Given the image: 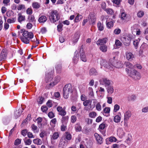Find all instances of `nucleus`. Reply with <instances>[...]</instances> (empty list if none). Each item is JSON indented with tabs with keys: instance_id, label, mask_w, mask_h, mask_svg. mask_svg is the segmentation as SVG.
<instances>
[{
	"instance_id": "nucleus-37",
	"label": "nucleus",
	"mask_w": 148,
	"mask_h": 148,
	"mask_svg": "<svg viewBox=\"0 0 148 148\" xmlns=\"http://www.w3.org/2000/svg\"><path fill=\"white\" fill-rule=\"evenodd\" d=\"M59 24L57 26V30L58 32H60L63 30V25L62 23H60V21H59Z\"/></svg>"
},
{
	"instance_id": "nucleus-5",
	"label": "nucleus",
	"mask_w": 148,
	"mask_h": 148,
	"mask_svg": "<svg viewBox=\"0 0 148 148\" xmlns=\"http://www.w3.org/2000/svg\"><path fill=\"white\" fill-rule=\"evenodd\" d=\"M129 75L135 80L139 79L141 78L139 73L134 69H132Z\"/></svg>"
},
{
	"instance_id": "nucleus-25",
	"label": "nucleus",
	"mask_w": 148,
	"mask_h": 148,
	"mask_svg": "<svg viewBox=\"0 0 148 148\" xmlns=\"http://www.w3.org/2000/svg\"><path fill=\"white\" fill-rule=\"evenodd\" d=\"M117 140L116 138L114 137H110L109 138H107L106 140V143L107 144H110V142H115Z\"/></svg>"
},
{
	"instance_id": "nucleus-34",
	"label": "nucleus",
	"mask_w": 148,
	"mask_h": 148,
	"mask_svg": "<svg viewBox=\"0 0 148 148\" xmlns=\"http://www.w3.org/2000/svg\"><path fill=\"white\" fill-rule=\"evenodd\" d=\"M75 128L77 132H80L82 130V127L79 123H77L75 125Z\"/></svg>"
},
{
	"instance_id": "nucleus-22",
	"label": "nucleus",
	"mask_w": 148,
	"mask_h": 148,
	"mask_svg": "<svg viewBox=\"0 0 148 148\" xmlns=\"http://www.w3.org/2000/svg\"><path fill=\"white\" fill-rule=\"evenodd\" d=\"M79 59L78 51H76L74 54V56L73 58V62L75 64H76Z\"/></svg>"
},
{
	"instance_id": "nucleus-43",
	"label": "nucleus",
	"mask_w": 148,
	"mask_h": 148,
	"mask_svg": "<svg viewBox=\"0 0 148 148\" xmlns=\"http://www.w3.org/2000/svg\"><path fill=\"white\" fill-rule=\"evenodd\" d=\"M33 143L38 145H40L42 144L41 140L39 138L34 139L33 140Z\"/></svg>"
},
{
	"instance_id": "nucleus-27",
	"label": "nucleus",
	"mask_w": 148,
	"mask_h": 148,
	"mask_svg": "<svg viewBox=\"0 0 148 148\" xmlns=\"http://www.w3.org/2000/svg\"><path fill=\"white\" fill-rule=\"evenodd\" d=\"M69 117L68 116H62L61 121L62 124H67L68 122Z\"/></svg>"
},
{
	"instance_id": "nucleus-15",
	"label": "nucleus",
	"mask_w": 148,
	"mask_h": 148,
	"mask_svg": "<svg viewBox=\"0 0 148 148\" xmlns=\"http://www.w3.org/2000/svg\"><path fill=\"white\" fill-rule=\"evenodd\" d=\"M7 56V53L5 50L3 49L0 55V61L5 60Z\"/></svg>"
},
{
	"instance_id": "nucleus-36",
	"label": "nucleus",
	"mask_w": 148,
	"mask_h": 148,
	"mask_svg": "<svg viewBox=\"0 0 148 148\" xmlns=\"http://www.w3.org/2000/svg\"><path fill=\"white\" fill-rule=\"evenodd\" d=\"M106 25L108 28L110 29L112 28L114 25V23L112 21L106 22Z\"/></svg>"
},
{
	"instance_id": "nucleus-58",
	"label": "nucleus",
	"mask_w": 148,
	"mask_h": 148,
	"mask_svg": "<svg viewBox=\"0 0 148 148\" xmlns=\"http://www.w3.org/2000/svg\"><path fill=\"white\" fill-rule=\"evenodd\" d=\"M26 13L27 14L29 15H31L33 13L32 9L30 8H28L27 10Z\"/></svg>"
},
{
	"instance_id": "nucleus-45",
	"label": "nucleus",
	"mask_w": 148,
	"mask_h": 148,
	"mask_svg": "<svg viewBox=\"0 0 148 148\" xmlns=\"http://www.w3.org/2000/svg\"><path fill=\"white\" fill-rule=\"evenodd\" d=\"M32 6L34 8L38 9L40 7V5L38 2H35L32 4Z\"/></svg>"
},
{
	"instance_id": "nucleus-50",
	"label": "nucleus",
	"mask_w": 148,
	"mask_h": 148,
	"mask_svg": "<svg viewBox=\"0 0 148 148\" xmlns=\"http://www.w3.org/2000/svg\"><path fill=\"white\" fill-rule=\"evenodd\" d=\"M97 115V113L95 112H90L89 114V116L91 118H95Z\"/></svg>"
},
{
	"instance_id": "nucleus-20",
	"label": "nucleus",
	"mask_w": 148,
	"mask_h": 148,
	"mask_svg": "<svg viewBox=\"0 0 148 148\" xmlns=\"http://www.w3.org/2000/svg\"><path fill=\"white\" fill-rule=\"evenodd\" d=\"M90 76H97L98 75V73L96 70L94 68H92L89 71Z\"/></svg>"
},
{
	"instance_id": "nucleus-62",
	"label": "nucleus",
	"mask_w": 148,
	"mask_h": 148,
	"mask_svg": "<svg viewBox=\"0 0 148 148\" xmlns=\"http://www.w3.org/2000/svg\"><path fill=\"white\" fill-rule=\"evenodd\" d=\"M120 109V106L116 104L114 106V112H116Z\"/></svg>"
},
{
	"instance_id": "nucleus-32",
	"label": "nucleus",
	"mask_w": 148,
	"mask_h": 148,
	"mask_svg": "<svg viewBox=\"0 0 148 148\" xmlns=\"http://www.w3.org/2000/svg\"><path fill=\"white\" fill-rule=\"evenodd\" d=\"M100 50L103 52H105L107 51V47L105 45H100L99 47Z\"/></svg>"
},
{
	"instance_id": "nucleus-16",
	"label": "nucleus",
	"mask_w": 148,
	"mask_h": 148,
	"mask_svg": "<svg viewBox=\"0 0 148 148\" xmlns=\"http://www.w3.org/2000/svg\"><path fill=\"white\" fill-rule=\"evenodd\" d=\"M91 100L90 99H89L88 100H86L84 101L83 103V105L85 106H88L89 104V106H90V109H92L95 107V105H93L92 106L91 104Z\"/></svg>"
},
{
	"instance_id": "nucleus-9",
	"label": "nucleus",
	"mask_w": 148,
	"mask_h": 148,
	"mask_svg": "<svg viewBox=\"0 0 148 148\" xmlns=\"http://www.w3.org/2000/svg\"><path fill=\"white\" fill-rule=\"evenodd\" d=\"M89 21L91 24L93 25L95 24L96 20V17L95 14L93 12H90L88 16Z\"/></svg>"
},
{
	"instance_id": "nucleus-60",
	"label": "nucleus",
	"mask_w": 148,
	"mask_h": 148,
	"mask_svg": "<svg viewBox=\"0 0 148 148\" xmlns=\"http://www.w3.org/2000/svg\"><path fill=\"white\" fill-rule=\"evenodd\" d=\"M77 120V118L75 116L73 115L71 116V121L73 123H74Z\"/></svg>"
},
{
	"instance_id": "nucleus-23",
	"label": "nucleus",
	"mask_w": 148,
	"mask_h": 148,
	"mask_svg": "<svg viewBox=\"0 0 148 148\" xmlns=\"http://www.w3.org/2000/svg\"><path fill=\"white\" fill-rule=\"evenodd\" d=\"M126 59L129 61H132L134 58V56L133 53L131 52L126 53Z\"/></svg>"
},
{
	"instance_id": "nucleus-54",
	"label": "nucleus",
	"mask_w": 148,
	"mask_h": 148,
	"mask_svg": "<svg viewBox=\"0 0 148 148\" xmlns=\"http://www.w3.org/2000/svg\"><path fill=\"white\" fill-rule=\"evenodd\" d=\"M121 32V30L118 28L115 29L114 31V33L116 35L119 34Z\"/></svg>"
},
{
	"instance_id": "nucleus-57",
	"label": "nucleus",
	"mask_w": 148,
	"mask_h": 148,
	"mask_svg": "<svg viewBox=\"0 0 148 148\" xmlns=\"http://www.w3.org/2000/svg\"><path fill=\"white\" fill-rule=\"evenodd\" d=\"M125 64L127 68H132L133 67L132 64L129 62H125Z\"/></svg>"
},
{
	"instance_id": "nucleus-52",
	"label": "nucleus",
	"mask_w": 148,
	"mask_h": 148,
	"mask_svg": "<svg viewBox=\"0 0 148 148\" xmlns=\"http://www.w3.org/2000/svg\"><path fill=\"white\" fill-rule=\"evenodd\" d=\"M136 99V96L134 95H132L129 96L128 97V99L129 101H133Z\"/></svg>"
},
{
	"instance_id": "nucleus-1",
	"label": "nucleus",
	"mask_w": 148,
	"mask_h": 148,
	"mask_svg": "<svg viewBox=\"0 0 148 148\" xmlns=\"http://www.w3.org/2000/svg\"><path fill=\"white\" fill-rule=\"evenodd\" d=\"M21 33H23V36L21 37V41L25 44H29L30 39L34 37L33 33L31 32H29L25 30L24 29L21 30Z\"/></svg>"
},
{
	"instance_id": "nucleus-33",
	"label": "nucleus",
	"mask_w": 148,
	"mask_h": 148,
	"mask_svg": "<svg viewBox=\"0 0 148 148\" xmlns=\"http://www.w3.org/2000/svg\"><path fill=\"white\" fill-rule=\"evenodd\" d=\"M27 21L30 22H35V17L33 15H29L27 17Z\"/></svg>"
},
{
	"instance_id": "nucleus-63",
	"label": "nucleus",
	"mask_w": 148,
	"mask_h": 148,
	"mask_svg": "<svg viewBox=\"0 0 148 148\" xmlns=\"http://www.w3.org/2000/svg\"><path fill=\"white\" fill-rule=\"evenodd\" d=\"M25 8V5H19L17 7V10H20L23 9Z\"/></svg>"
},
{
	"instance_id": "nucleus-38",
	"label": "nucleus",
	"mask_w": 148,
	"mask_h": 148,
	"mask_svg": "<svg viewBox=\"0 0 148 148\" xmlns=\"http://www.w3.org/2000/svg\"><path fill=\"white\" fill-rule=\"evenodd\" d=\"M42 120V118L40 117H39L36 119V121H37V123L38 124V127L39 128H41L42 127V124L41 123Z\"/></svg>"
},
{
	"instance_id": "nucleus-47",
	"label": "nucleus",
	"mask_w": 148,
	"mask_h": 148,
	"mask_svg": "<svg viewBox=\"0 0 148 148\" xmlns=\"http://www.w3.org/2000/svg\"><path fill=\"white\" fill-rule=\"evenodd\" d=\"M104 11H105L108 14L112 15L114 13L113 10L111 8H107Z\"/></svg>"
},
{
	"instance_id": "nucleus-12",
	"label": "nucleus",
	"mask_w": 148,
	"mask_h": 148,
	"mask_svg": "<svg viewBox=\"0 0 148 148\" xmlns=\"http://www.w3.org/2000/svg\"><path fill=\"white\" fill-rule=\"evenodd\" d=\"M57 110L59 112V114L62 116H64L66 114V112L65 110L62 108L61 106H59L57 108Z\"/></svg>"
},
{
	"instance_id": "nucleus-24",
	"label": "nucleus",
	"mask_w": 148,
	"mask_h": 148,
	"mask_svg": "<svg viewBox=\"0 0 148 148\" xmlns=\"http://www.w3.org/2000/svg\"><path fill=\"white\" fill-rule=\"evenodd\" d=\"M132 115L131 112L130 110L127 111L124 114V121H127Z\"/></svg>"
},
{
	"instance_id": "nucleus-19",
	"label": "nucleus",
	"mask_w": 148,
	"mask_h": 148,
	"mask_svg": "<svg viewBox=\"0 0 148 148\" xmlns=\"http://www.w3.org/2000/svg\"><path fill=\"white\" fill-rule=\"evenodd\" d=\"M146 44V43L144 42L142 44L140 47V50L139 51V56L141 57L143 56V53L145 51V47Z\"/></svg>"
},
{
	"instance_id": "nucleus-18",
	"label": "nucleus",
	"mask_w": 148,
	"mask_h": 148,
	"mask_svg": "<svg viewBox=\"0 0 148 148\" xmlns=\"http://www.w3.org/2000/svg\"><path fill=\"white\" fill-rule=\"evenodd\" d=\"M66 146V142L65 140H63L62 137L59 144L58 148H65Z\"/></svg>"
},
{
	"instance_id": "nucleus-39",
	"label": "nucleus",
	"mask_w": 148,
	"mask_h": 148,
	"mask_svg": "<svg viewBox=\"0 0 148 148\" xmlns=\"http://www.w3.org/2000/svg\"><path fill=\"white\" fill-rule=\"evenodd\" d=\"M97 26L99 30L102 31L103 30L104 27L103 25L101 24L100 21H99L97 23Z\"/></svg>"
},
{
	"instance_id": "nucleus-13",
	"label": "nucleus",
	"mask_w": 148,
	"mask_h": 148,
	"mask_svg": "<svg viewBox=\"0 0 148 148\" xmlns=\"http://www.w3.org/2000/svg\"><path fill=\"white\" fill-rule=\"evenodd\" d=\"M61 79L60 77V76H57L55 77L53 81V82H51L50 84V86H52L51 87H53L54 85H56L60 81Z\"/></svg>"
},
{
	"instance_id": "nucleus-53",
	"label": "nucleus",
	"mask_w": 148,
	"mask_h": 148,
	"mask_svg": "<svg viewBox=\"0 0 148 148\" xmlns=\"http://www.w3.org/2000/svg\"><path fill=\"white\" fill-rule=\"evenodd\" d=\"M16 21V18H12L11 19L9 18L8 19L7 21V22L9 23H14Z\"/></svg>"
},
{
	"instance_id": "nucleus-40",
	"label": "nucleus",
	"mask_w": 148,
	"mask_h": 148,
	"mask_svg": "<svg viewBox=\"0 0 148 148\" xmlns=\"http://www.w3.org/2000/svg\"><path fill=\"white\" fill-rule=\"evenodd\" d=\"M59 136V134L58 132H55L53 134L51 137V140H56L57 139Z\"/></svg>"
},
{
	"instance_id": "nucleus-8",
	"label": "nucleus",
	"mask_w": 148,
	"mask_h": 148,
	"mask_svg": "<svg viewBox=\"0 0 148 148\" xmlns=\"http://www.w3.org/2000/svg\"><path fill=\"white\" fill-rule=\"evenodd\" d=\"M131 38L128 36H124L121 38V40L125 45L128 46L130 44Z\"/></svg>"
},
{
	"instance_id": "nucleus-28",
	"label": "nucleus",
	"mask_w": 148,
	"mask_h": 148,
	"mask_svg": "<svg viewBox=\"0 0 148 148\" xmlns=\"http://www.w3.org/2000/svg\"><path fill=\"white\" fill-rule=\"evenodd\" d=\"M106 88L107 90V92L109 94H111L113 92L114 89L112 85L107 86V87H106Z\"/></svg>"
},
{
	"instance_id": "nucleus-46",
	"label": "nucleus",
	"mask_w": 148,
	"mask_h": 148,
	"mask_svg": "<svg viewBox=\"0 0 148 148\" xmlns=\"http://www.w3.org/2000/svg\"><path fill=\"white\" fill-rule=\"evenodd\" d=\"M106 123L103 122L99 125L98 129L101 130H104L106 127Z\"/></svg>"
},
{
	"instance_id": "nucleus-11",
	"label": "nucleus",
	"mask_w": 148,
	"mask_h": 148,
	"mask_svg": "<svg viewBox=\"0 0 148 148\" xmlns=\"http://www.w3.org/2000/svg\"><path fill=\"white\" fill-rule=\"evenodd\" d=\"M94 136L97 143L99 144H101L103 143V139L101 136L97 133H95Z\"/></svg>"
},
{
	"instance_id": "nucleus-14",
	"label": "nucleus",
	"mask_w": 148,
	"mask_h": 148,
	"mask_svg": "<svg viewBox=\"0 0 148 148\" xmlns=\"http://www.w3.org/2000/svg\"><path fill=\"white\" fill-rule=\"evenodd\" d=\"M108 39L106 38H104L101 39H99L96 42L98 45H101L106 43Z\"/></svg>"
},
{
	"instance_id": "nucleus-31",
	"label": "nucleus",
	"mask_w": 148,
	"mask_h": 148,
	"mask_svg": "<svg viewBox=\"0 0 148 148\" xmlns=\"http://www.w3.org/2000/svg\"><path fill=\"white\" fill-rule=\"evenodd\" d=\"M18 21L19 22L21 23V22L24 21L25 19V16H22L21 14L19 13L18 14Z\"/></svg>"
},
{
	"instance_id": "nucleus-10",
	"label": "nucleus",
	"mask_w": 148,
	"mask_h": 148,
	"mask_svg": "<svg viewBox=\"0 0 148 148\" xmlns=\"http://www.w3.org/2000/svg\"><path fill=\"white\" fill-rule=\"evenodd\" d=\"M24 109L22 107L20 108L18 110H17L14 112V116L16 119L18 118L21 114L23 111Z\"/></svg>"
},
{
	"instance_id": "nucleus-55",
	"label": "nucleus",
	"mask_w": 148,
	"mask_h": 148,
	"mask_svg": "<svg viewBox=\"0 0 148 148\" xmlns=\"http://www.w3.org/2000/svg\"><path fill=\"white\" fill-rule=\"evenodd\" d=\"M21 139L17 138L15 140L14 144L15 145H17L20 144L21 143Z\"/></svg>"
},
{
	"instance_id": "nucleus-29",
	"label": "nucleus",
	"mask_w": 148,
	"mask_h": 148,
	"mask_svg": "<svg viewBox=\"0 0 148 148\" xmlns=\"http://www.w3.org/2000/svg\"><path fill=\"white\" fill-rule=\"evenodd\" d=\"M52 77V75L50 74V73H48V74L45 75V81L46 83H48L51 80V78Z\"/></svg>"
},
{
	"instance_id": "nucleus-30",
	"label": "nucleus",
	"mask_w": 148,
	"mask_h": 148,
	"mask_svg": "<svg viewBox=\"0 0 148 148\" xmlns=\"http://www.w3.org/2000/svg\"><path fill=\"white\" fill-rule=\"evenodd\" d=\"M47 20V18L45 16H42L39 17L38 21L40 23H44Z\"/></svg>"
},
{
	"instance_id": "nucleus-7",
	"label": "nucleus",
	"mask_w": 148,
	"mask_h": 148,
	"mask_svg": "<svg viewBox=\"0 0 148 148\" xmlns=\"http://www.w3.org/2000/svg\"><path fill=\"white\" fill-rule=\"evenodd\" d=\"M83 45H82L80 48L79 58L81 60L84 62L86 61V58L85 52L83 49Z\"/></svg>"
},
{
	"instance_id": "nucleus-2",
	"label": "nucleus",
	"mask_w": 148,
	"mask_h": 148,
	"mask_svg": "<svg viewBox=\"0 0 148 148\" xmlns=\"http://www.w3.org/2000/svg\"><path fill=\"white\" fill-rule=\"evenodd\" d=\"M102 61L101 62V64L104 67L110 70H112L113 69V67L119 68L122 66L119 62H117L115 60H114L111 63L107 62L106 61H103V63Z\"/></svg>"
},
{
	"instance_id": "nucleus-35",
	"label": "nucleus",
	"mask_w": 148,
	"mask_h": 148,
	"mask_svg": "<svg viewBox=\"0 0 148 148\" xmlns=\"http://www.w3.org/2000/svg\"><path fill=\"white\" fill-rule=\"evenodd\" d=\"M117 134L123 137L125 133L122 128H120L117 131Z\"/></svg>"
},
{
	"instance_id": "nucleus-59",
	"label": "nucleus",
	"mask_w": 148,
	"mask_h": 148,
	"mask_svg": "<svg viewBox=\"0 0 148 148\" xmlns=\"http://www.w3.org/2000/svg\"><path fill=\"white\" fill-rule=\"evenodd\" d=\"M41 109L43 112H46L48 108L46 106H43L41 107Z\"/></svg>"
},
{
	"instance_id": "nucleus-3",
	"label": "nucleus",
	"mask_w": 148,
	"mask_h": 148,
	"mask_svg": "<svg viewBox=\"0 0 148 148\" xmlns=\"http://www.w3.org/2000/svg\"><path fill=\"white\" fill-rule=\"evenodd\" d=\"M72 85L70 84H66L64 87L63 91V96L64 98L67 99L70 93H72Z\"/></svg>"
},
{
	"instance_id": "nucleus-61",
	"label": "nucleus",
	"mask_w": 148,
	"mask_h": 148,
	"mask_svg": "<svg viewBox=\"0 0 148 148\" xmlns=\"http://www.w3.org/2000/svg\"><path fill=\"white\" fill-rule=\"evenodd\" d=\"M66 128V124H62L61 126V130L62 131H64Z\"/></svg>"
},
{
	"instance_id": "nucleus-17",
	"label": "nucleus",
	"mask_w": 148,
	"mask_h": 148,
	"mask_svg": "<svg viewBox=\"0 0 148 148\" xmlns=\"http://www.w3.org/2000/svg\"><path fill=\"white\" fill-rule=\"evenodd\" d=\"M80 37L79 32H77L74 34L73 39V42L76 43L78 41Z\"/></svg>"
},
{
	"instance_id": "nucleus-49",
	"label": "nucleus",
	"mask_w": 148,
	"mask_h": 148,
	"mask_svg": "<svg viewBox=\"0 0 148 148\" xmlns=\"http://www.w3.org/2000/svg\"><path fill=\"white\" fill-rule=\"evenodd\" d=\"M121 120V117L119 115H116L114 117V121L116 123L119 122Z\"/></svg>"
},
{
	"instance_id": "nucleus-41",
	"label": "nucleus",
	"mask_w": 148,
	"mask_h": 148,
	"mask_svg": "<svg viewBox=\"0 0 148 148\" xmlns=\"http://www.w3.org/2000/svg\"><path fill=\"white\" fill-rule=\"evenodd\" d=\"M115 45L116 48H119L120 47L122 46V43L118 39H116Z\"/></svg>"
},
{
	"instance_id": "nucleus-26",
	"label": "nucleus",
	"mask_w": 148,
	"mask_h": 148,
	"mask_svg": "<svg viewBox=\"0 0 148 148\" xmlns=\"http://www.w3.org/2000/svg\"><path fill=\"white\" fill-rule=\"evenodd\" d=\"M63 140L66 141V140H70L71 139L72 136L71 134L68 132H66L64 137H63Z\"/></svg>"
},
{
	"instance_id": "nucleus-42",
	"label": "nucleus",
	"mask_w": 148,
	"mask_h": 148,
	"mask_svg": "<svg viewBox=\"0 0 148 148\" xmlns=\"http://www.w3.org/2000/svg\"><path fill=\"white\" fill-rule=\"evenodd\" d=\"M57 72L58 73H61L62 70V66L61 64H58L55 66Z\"/></svg>"
},
{
	"instance_id": "nucleus-51",
	"label": "nucleus",
	"mask_w": 148,
	"mask_h": 148,
	"mask_svg": "<svg viewBox=\"0 0 148 148\" xmlns=\"http://www.w3.org/2000/svg\"><path fill=\"white\" fill-rule=\"evenodd\" d=\"M144 14V12L142 10L139 11L137 13V16L138 17H142Z\"/></svg>"
},
{
	"instance_id": "nucleus-64",
	"label": "nucleus",
	"mask_w": 148,
	"mask_h": 148,
	"mask_svg": "<svg viewBox=\"0 0 148 148\" xmlns=\"http://www.w3.org/2000/svg\"><path fill=\"white\" fill-rule=\"evenodd\" d=\"M52 101L51 100H49L46 103L47 105L49 108H51L52 106L51 102Z\"/></svg>"
},
{
	"instance_id": "nucleus-21",
	"label": "nucleus",
	"mask_w": 148,
	"mask_h": 148,
	"mask_svg": "<svg viewBox=\"0 0 148 148\" xmlns=\"http://www.w3.org/2000/svg\"><path fill=\"white\" fill-rule=\"evenodd\" d=\"M110 107H106L103 110V114L106 116H108L110 115Z\"/></svg>"
},
{
	"instance_id": "nucleus-4",
	"label": "nucleus",
	"mask_w": 148,
	"mask_h": 148,
	"mask_svg": "<svg viewBox=\"0 0 148 148\" xmlns=\"http://www.w3.org/2000/svg\"><path fill=\"white\" fill-rule=\"evenodd\" d=\"M49 19L51 23H55L60 18L59 14L56 10L51 12L49 16Z\"/></svg>"
},
{
	"instance_id": "nucleus-48",
	"label": "nucleus",
	"mask_w": 148,
	"mask_h": 148,
	"mask_svg": "<svg viewBox=\"0 0 148 148\" xmlns=\"http://www.w3.org/2000/svg\"><path fill=\"white\" fill-rule=\"evenodd\" d=\"M140 40V39L138 38V40H135L133 42V44L136 49H137L138 48Z\"/></svg>"
},
{
	"instance_id": "nucleus-6",
	"label": "nucleus",
	"mask_w": 148,
	"mask_h": 148,
	"mask_svg": "<svg viewBox=\"0 0 148 148\" xmlns=\"http://www.w3.org/2000/svg\"><path fill=\"white\" fill-rule=\"evenodd\" d=\"M99 82L101 84L104 85L106 87L112 85V81L106 78H101L99 80Z\"/></svg>"
},
{
	"instance_id": "nucleus-56",
	"label": "nucleus",
	"mask_w": 148,
	"mask_h": 148,
	"mask_svg": "<svg viewBox=\"0 0 148 148\" xmlns=\"http://www.w3.org/2000/svg\"><path fill=\"white\" fill-rule=\"evenodd\" d=\"M88 91L89 92V95L90 96L93 97L94 93L93 90V89L91 87L88 88Z\"/></svg>"
},
{
	"instance_id": "nucleus-44",
	"label": "nucleus",
	"mask_w": 148,
	"mask_h": 148,
	"mask_svg": "<svg viewBox=\"0 0 148 148\" xmlns=\"http://www.w3.org/2000/svg\"><path fill=\"white\" fill-rule=\"evenodd\" d=\"M27 138V137L25 138V139H24L25 144V145H30L32 143V141L30 139H28L27 140H25V139Z\"/></svg>"
}]
</instances>
